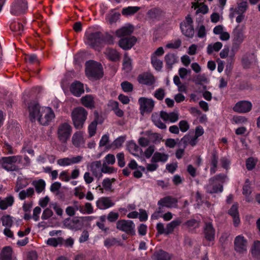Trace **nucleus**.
Masks as SVG:
<instances>
[{
    "label": "nucleus",
    "mask_w": 260,
    "mask_h": 260,
    "mask_svg": "<svg viewBox=\"0 0 260 260\" xmlns=\"http://www.w3.org/2000/svg\"><path fill=\"white\" fill-rule=\"evenodd\" d=\"M85 36L86 38L85 43L92 48L99 47L105 43L108 44L113 43L112 36L108 34L104 35L100 31L86 32Z\"/></svg>",
    "instance_id": "nucleus-1"
},
{
    "label": "nucleus",
    "mask_w": 260,
    "mask_h": 260,
    "mask_svg": "<svg viewBox=\"0 0 260 260\" xmlns=\"http://www.w3.org/2000/svg\"><path fill=\"white\" fill-rule=\"evenodd\" d=\"M85 74L89 79L99 80L104 75L101 63L90 60L85 63Z\"/></svg>",
    "instance_id": "nucleus-2"
},
{
    "label": "nucleus",
    "mask_w": 260,
    "mask_h": 260,
    "mask_svg": "<svg viewBox=\"0 0 260 260\" xmlns=\"http://www.w3.org/2000/svg\"><path fill=\"white\" fill-rule=\"evenodd\" d=\"M88 112L82 107H78L72 112V119L74 127L77 129L83 128L87 119Z\"/></svg>",
    "instance_id": "nucleus-3"
},
{
    "label": "nucleus",
    "mask_w": 260,
    "mask_h": 260,
    "mask_svg": "<svg viewBox=\"0 0 260 260\" xmlns=\"http://www.w3.org/2000/svg\"><path fill=\"white\" fill-rule=\"evenodd\" d=\"M22 156L19 155L2 157L0 158V165L8 172L17 171L18 167L15 164H20Z\"/></svg>",
    "instance_id": "nucleus-4"
},
{
    "label": "nucleus",
    "mask_w": 260,
    "mask_h": 260,
    "mask_svg": "<svg viewBox=\"0 0 260 260\" xmlns=\"http://www.w3.org/2000/svg\"><path fill=\"white\" fill-rule=\"evenodd\" d=\"M28 9L26 0H14L12 2L10 13L14 16H19L25 13Z\"/></svg>",
    "instance_id": "nucleus-5"
},
{
    "label": "nucleus",
    "mask_w": 260,
    "mask_h": 260,
    "mask_svg": "<svg viewBox=\"0 0 260 260\" xmlns=\"http://www.w3.org/2000/svg\"><path fill=\"white\" fill-rule=\"evenodd\" d=\"M192 24V19L189 15L186 16L185 20L180 23V29L182 34L185 37L189 38H193L194 30Z\"/></svg>",
    "instance_id": "nucleus-6"
},
{
    "label": "nucleus",
    "mask_w": 260,
    "mask_h": 260,
    "mask_svg": "<svg viewBox=\"0 0 260 260\" xmlns=\"http://www.w3.org/2000/svg\"><path fill=\"white\" fill-rule=\"evenodd\" d=\"M135 225L132 220L121 219L116 223V228L126 234L134 236L135 235Z\"/></svg>",
    "instance_id": "nucleus-7"
},
{
    "label": "nucleus",
    "mask_w": 260,
    "mask_h": 260,
    "mask_svg": "<svg viewBox=\"0 0 260 260\" xmlns=\"http://www.w3.org/2000/svg\"><path fill=\"white\" fill-rule=\"evenodd\" d=\"M54 117L55 114L51 108L44 107L37 120L40 124L48 125Z\"/></svg>",
    "instance_id": "nucleus-8"
},
{
    "label": "nucleus",
    "mask_w": 260,
    "mask_h": 260,
    "mask_svg": "<svg viewBox=\"0 0 260 260\" xmlns=\"http://www.w3.org/2000/svg\"><path fill=\"white\" fill-rule=\"evenodd\" d=\"M140 110L142 114L151 113L154 107V102L152 99L141 97L138 100Z\"/></svg>",
    "instance_id": "nucleus-9"
},
{
    "label": "nucleus",
    "mask_w": 260,
    "mask_h": 260,
    "mask_svg": "<svg viewBox=\"0 0 260 260\" xmlns=\"http://www.w3.org/2000/svg\"><path fill=\"white\" fill-rule=\"evenodd\" d=\"M43 108L36 102H31L28 104L29 117L31 122H35L37 119H38Z\"/></svg>",
    "instance_id": "nucleus-10"
},
{
    "label": "nucleus",
    "mask_w": 260,
    "mask_h": 260,
    "mask_svg": "<svg viewBox=\"0 0 260 260\" xmlns=\"http://www.w3.org/2000/svg\"><path fill=\"white\" fill-rule=\"evenodd\" d=\"M72 132L71 126L67 123L61 124L58 129V138L62 142H66L69 138Z\"/></svg>",
    "instance_id": "nucleus-11"
},
{
    "label": "nucleus",
    "mask_w": 260,
    "mask_h": 260,
    "mask_svg": "<svg viewBox=\"0 0 260 260\" xmlns=\"http://www.w3.org/2000/svg\"><path fill=\"white\" fill-rule=\"evenodd\" d=\"M158 206L166 207L168 208H177L178 200L176 198L167 196L160 199L157 202Z\"/></svg>",
    "instance_id": "nucleus-12"
},
{
    "label": "nucleus",
    "mask_w": 260,
    "mask_h": 260,
    "mask_svg": "<svg viewBox=\"0 0 260 260\" xmlns=\"http://www.w3.org/2000/svg\"><path fill=\"white\" fill-rule=\"evenodd\" d=\"M137 80L140 84L147 86H152L155 82L153 75L148 72H144L139 75Z\"/></svg>",
    "instance_id": "nucleus-13"
},
{
    "label": "nucleus",
    "mask_w": 260,
    "mask_h": 260,
    "mask_svg": "<svg viewBox=\"0 0 260 260\" xmlns=\"http://www.w3.org/2000/svg\"><path fill=\"white\" fill-rule=\"evenodd\" d=\"M252 108L251 102L247 101H241L237 103L233 107L235 112L239 113H245L249 112Z\"/></svg>",
    "instance_id": "nucleus-14"
},
{
    "label": "nucleus",
    "mask_w": 260,
    "mask_h": 260,
    "mask_svg": "<svg viewBox=\"0 0 260 260\" xmlns=\"http://www.w3.org/2000/svg\"><path fill=\"white\" fill-rule=\"evenodd\" d=\"M165 14L164 11L159 7H154L149 10L147 12V16L150 20L159 21Z\"/></svg>",
    "instance_id": "nucleus-15"
},
{
    "label": "nucleus",
    "mask_w": 260,
    "mask_h": 260,
    "mask_svg": "<svg viewBox=\"0 0 260 260\" xmlns=\"http://www.w3.org/2000/svg\"><path fill=\"white\" fill-rule=\"evenodd\" d=\"M137 38L134 36L129 37H123L118 42L120 48L125 50L130 49L136 43Z\"/></svg>",
    "instance_id": "nucleus-16"
},
{
    "label": "nucleus",
    "mask_w": 260,
    "mask_h": 260,
    "mask_svg": "<svg viewBox=\"0 0 260 260\" xmlns=\"http://www.w3.org/2000/svg\"><path fill=\"white\" fill-rule=\"evenodd\" d=\"M225 176L223 174H219L214 176L212 182L214 184L217 183V185H214L212 188V193L221 192L223 190L222 184L224 181Z\"/></svg>",
    "instance_id": "nucleus-17"
},
{
    "label": "nucleus",
    "mask_w": 260,
    "mask_h": 260,
    "mask_svg": "<svg viewBox=\"0 0 260 260\" xmlns=\"http://www.w3.org/2000/svg\"><path fill=\"white\" fill-rule=\"evenodd\" d=\"M94 120L89 124L88 126V132L89 137L94 136L96 133L97 125L98 123L102 124L103 121H99L100 115L99 113L95 111L94 112Z\"/></svg>",
    "instance_id": "nucleus-18"
},
{
    "label": "nucleus",
    "mask_w": 260,
    "mask_h": 260,
    "mask_svg": "<svg viewBox=\"0 0 260 260\" xmlns=\"http://www.w3.org/2000/svg\"><path fill=\"white\" fill-rule=\"evenodd\" d=\"M235 250L240 253L247 250V241L243 236H238L236 237L234 241Z\"/></svg>",
    "instance_id": "nucleus-19"
},
{
    "label": "nucleus",
    "mask_w": 260,
    "mask_h": 260,
    "mask_svg": "<svg viewBox=\"0 0 260 260\" xmlns=\"http://www.w3.org/2000/svg\"><path fill=\"white\" fill-rule=\"evenodd\" d=\"M70 89L71 92L77 97L80 96L84 92L83 84L79 81L73 82Z\"/></svg>",
    "instance_id": "nucleus-20"
},
{
    "label": "nucleus",
    "mask_w": 260,
    "mask_h": 260,
    "mask_svg": "<svg viewBox=\"0 0 260 260\" xmlns=\"http://www.w3.org/2000/svg\"><path fill=\"white\" fill-rule=\"evenodd\" d=\"M115 203L112 202L109 197H102L96 202V206L100 209H107L113 207Z\"/></svg>",
    "instance_id": "nucleus-21"
},
{
    "label": "nucleus",
    "mask_w": 260,
    "mask_h": 260,
    "mask_svg": "<svg viewBox=\"0 0 260 260\" xmlns=\"http://www.w3.org/2000/svg\"><path fill=\"white\" fill-rule=\"evenodd\" d=\"M165 61L167 69L171 70L173 65L178 62V57L175 53H169L165 56Z\"/></svg>",
    "instance_id": "nucleus-22"
},
{
    "label": "nucleus",
    "mask_w": 260,
    "mask_h": 260,
    "mask_svg": "<svg viewBox=\"0 0 260 260\" xmlns=\"http://www.w3.org/2000/svg\"><path fill=\"white\" fill-rule=\"evenodd\" d=\"M228 213L233 217L234 225L237 226L240 222L238 204H235L233 205L229 210Z\"/></svg>",
    "instance_id": "nucleus-23"
},
{
    "label": "nucleus",
    "mask_w": 260,
    "mask_h": 260,
    "mask_svg": "<svg viewBox=\"0 0 260 260\" xmlns=\"http://www.w3.org/2000/svg\"><path fill=\"white\" fill-rule=\"evenodd\" d=\"M192 8L196 10V14H205L208 13L209 8L203 3H200L199 1L192 3Z\"/></svg>",
    "instance_id": "nucleus-24"
},
{
    "label": "nucleus",
    "mask_w": 260,
    "mask_h": 260,
    "mask_svg": "<svg viewBox=\"0 0 260 260\" xmlns=\"http://www.w3.org/2000/svg\"><path fill=\"white\" fill-rule=\"evenodd\" d=\"M82 104L86 108L92 110L95 108L93 97L90 94L86 95L81 99Z\"/></svg>",
    "instance_id": "nucleus-25"
},
{
    "label": "nucleus",
    "mask_w": 260,
    "mask_h": 260,
    "mask_svg": "<svg viewBox=\"0 0 260 260\" xmlns=\"http://www.w3.org/2000/svg\"><path fill=\"white\" fill-rule=\"evenodd\" d=\"M10 29L15 35L20 36L24 30V25L19 21H13L10 24Z\"/></svg>",
    "instance_id": "nucleus-26"
},
{
    "label": "nucleus",
    "mask_w": 260,
    "mask_h": 260,
    "mask_svg": "<svg viewBox=\"0 0 260 260\" xmlns=\"http://www.w3.org/2000/svg\"><path fill=\"white\" fill-rule=\"evenodd\" d=\"M107 58L110 61L116 62L119 60L120 55L118 52L113 48H108L105 51Z\"/></svg>",
    "instance_id": "nucleus-27"
},
{
    "label": "nucleus",
    "mask_w": 260,
    "mask_h": 260,
    "mask_svg": "<svg viewBox=\"0 0 260 260\" xmlns=\"http://www.w3.org/2000/svg\"><path fill=\"white\" fill-rule=\"evenodd\" d=\"M223 26L222 25H218L213 29V32L215 35H219V38L222 41H226L230 39V34L226 31H223Z\"/></svg>",
    "instance_id": "nucleus-28"
},
{
    "label": "nucleus",
    "mask_w": 260,
    "mask_h": 260,
    "mask_svg": "<svg viewBox=\"0 0 260 260\" xmlns=\"http://www.w3.org/2000/svg\"><path fill=\"white\" fill-rule=\"evenodd\" d=\"M14 203V198L13 196L10 195L4 199L0 198V209L4 210L9 207L12 206Z\"/></svg>",
    "instance_id": "nucleus-29"
},
{
    "label": "nucleus",
    "mask_w": 260,
    "mask_h": 260,
    "mask_svg": "<svg viewBox=\"0 0 260 260\" xmlns=\"http://www.w3.org/2000/svg\"><path fill=\"white\" fill-rule=\"evenodd\" d=\"M233 35L234 43L240 44L243 41L244 37L243 31L238 26L234 29Z\"/></svg>",
    "instance_id": "nucleus-30"
},
{
    "label": "nucleus",
    "mask_w": 260,
    "mask_h": 260,
    "mask_svg": "<svg viewBox=\"0 0 260 260\" xmlns=\"http://www.w3.org/2000/svg\"><path fill=\"white\" fill-rule=\"evenodd\" d=\"M168 158L169 156L167 154L159 152H155L154 153L151 161L153 163L158 162H165L168 160Z\"/></svg>",
    "instance_id": "nucleus-31"
},
{
    "label": "nucleus",
    "mask_w": 260,
    "mask_h": 260,
    "mask_svg": "<svg viewBox=\"0 0 260 260\" xmlns=\"http://www.w3.org/2000/svg\"><path fill=\"white\" fill-rule=\"evenodd\" d=\"M181 222V220L179 218H177L168 223L166 225V235H169L173 233L174 229L180 225Z\"/></svg>",
    "instance_id": "nucleus-32"
},
{
    "label": "nucleus",
    "mask_w": 260,
    "mask_h": 260,
    "mask_svg": "<svg viewBox=\"0 0 260 260\" xmlns=\"http://www.w3.org/2000/svg\"><path fill=\"white\" fill-rule=\"evenodd\" d=\"M155 260H171L172 255L169 253L160 249L154 254Z\"/></svg>",
    "instance_id": "nucleus-33"
},
{
    "label": "nucleus",
    "mask_w": 260,
    "mask_h": 260,
    "mask_svg": "<svg viewBox=\"0 0 260 260\" xmlns=\"http://www.w3.org/2000/svg\"><path fill=\"white\" fill-rule=\"evenodd\" d=\"M1 260H14L12 258V250L10 246H6L2 249Z\"/></svg>",
    "instance_id": "nucleus-34"
},
{
    "label": "nucleus",
    "mask_w": 260,
    "mask_h": 260,
    "mask_svg": "<svg viewBox=\"0 0 260 260\" xmlns=\"http://www.w3.org/2000/svg\"><path fill=\"white\" fill-rule=\"evenodd\" d=\"M140 9V7L138 6H128L124 7L122 9L121 14L122 15L125 16H132L136 13Z\"/></svg>",
    "instance_id": "nucleus-35"
},
{
    "label": "nucleus",
    "mask_w": 260,
    "mask_h": 260,
    "mask_svg": "<svg viewBox=\"0 0 260 260\" xmlns=\"http://www.w3.org/2000/svg\"><path fill=\"white\" fill-rule=\"evenodd\" d=\"M134 31V27L132 25L123 27L116 31V35L119 37H124L130 35Z\"/></svg>",
    "instance_id": "nucleus-36"
},
{
    "label": "nucleus",
    "mask_w": 260,
    "mask_h": 260,
    "mask_svg": "<svg viewBox=\"0 0 260 260\" xmlns=\"http://www.w3.org/2000/svg\"><path fill=\"white\" fill-rule=\"evenodd\" d=\"M72 143L76 147H79L82 144L84 143V138L80 132L75 133L73 135Z\"/></svg>",
    "instance_id": "nucleus-37"
},
{
    "label": "nucleus",
    "mask_w": 260,
    "mask_h": 260,
    "mask_svg": "<svg viewBox=\"0 0 260 260\" xmlns=\"http://www.w3.org/2000/svg\"><path fill=\"white\" fill-rule=\"evenodd\" d=\"M151 63L153 67L157 71H160L163 67V62L162 60L158 59L155 56H151Z\"/></svg>",
    "instance_id": "nucleus-38"
},
{
    "label": "nucleus",
    "mask_w": 260,
    "mask_h": 260,
    "mask_svg": "<svg viewBox=\"0 0 260 260\" xmlns=\"http://www.w3.org/2000/svg\"><path fill=\"white\" fill-rule=\"evenodd\" d=\"M120 14L118 12H115L114 10H111L106 16L107 20L109 21V23L112 24L115 23L120 17Z\"/></svg>",
    "instance_id": "nucleus-39"
},
{
    "label": "nucleus",
    "mask_w": 260,
    "mask_h": 260,
    "mask_svg": "<svg viewBox=\"0 0 260 260\" xmlns=\"http://www.w3.org/2000/svg\"><path fill=\"white\" fill-rule=\"evenodd\" d=\"M32 184L35 186L36 191L38 193L42 192L45 189L46 186L45 181L41 179L38 181H34Z\"/></svg>",
    "instance_id": "nucleus-40"
},
{
    "label": "nucleus",
    "mask_w": 260,
    "mask_h": 260,
    "mask_svg": "<svg viewBox=\"0 0 260 260\" xmlns=\"http://www.w3.org/2000/svg\"><path fill=\"white\" fill-rule=\"evenodd\" d=\"M255 61V57L253 54L244 56L242 58V63L245 68H248Z\"/></svg>",
    "instance_id": "nucleus-41"
},
{
    "label": "nucleus",
    "mask_w": 260,
    "mask_h": 260,
    "mask_svg": "<svg viewBox=\"0 0 260 260\" xmlns=\"http://www.w3.org/2000/svg\"><path fill=\"white\" fill-rule=\"evenodd\" d=\"M63 242V239L62 237L50 238L47 241V244L48 245L56 247L58 245H61Z\"/></svg>",
    "instance_id": "nucleus-42"
},
{
    "label": "nucleus",
    "mask_w": 260,
    "mask_h": 260,
    "mask_svg": "<svg viewBox=\"0 0 260 260\" xmlns=\"http://www.w3.org/2000/svg\"><path fill=\"white\" fill-rule=\"evenodd\" d=\"M12 218L13 217H12L10 215H3L1 218V220L2 221V225L3 226H6V228L11 227L13 223Z\"/></svg>",
    "instance_id": "nucleus-43"
},
{
    "label": "nucleus",
    "mask_w": 260,
    "mask_h": 260,
    "mask_svg": "<svg viewBox=\"0 0 260 260\" xmlns=\"http://www.w3.org/2000/svg\"><path fill=\"white\" fill-rule=\"evenodd\" d=\"M149 140L153 143L157 144L160 142L162 137L159 134L156 133L148 132Z\"/></svg>",
    "instance_id": "nucleus-44"
},
{
    "label": "nucleus",
    "mask_w": 260,
    "mask_h": 260,
    "mask_svg": "<svg viewBox=\"0 0 260 260\" xmlns=\"http://www.w3.org/2000/svg\"><path fill=\"white\" fill-rule=\"evenodd\" d=\"M90 171L95 176H98V172L99 169L102 168V164L100 160L94 161L91 162L90 166Z\"/></svg>",
    "instance_id": "nucleus-45"
},
{
    "label": "nucleus",
    "mask_w": 260,
    "mask_h": 260,
    "mask_svg": "<svg viewBox=\"0 0 260 260\" xmlns=\"http://www.w3.org/2000/svg\"><path fill=\"white\" fill-rule=\"evenodd\" d=\"M204 233L206 240L210 242L211 241V222H209L206 223Z\"/></svg>",
    "instance_id": "nucleus-46"
},
{
    "label": "nucleus",
    "mask_w": 260,
    "mask_h": 260,
    "mask_svg": "<svg viewBox=\"0 0 260 260\" xmlns=\"http://www.w3.org/2000/svg\"><path fill=\"white\" fill-rule=\"evenodd\" d=\"M248 8V5L246 2H242L238 4V6L235 9L236 14H243Z\"/></svg>",
    "instance_id": "nucleus-47"
},
{
    "label": "nucleus",
    "mask_w": 260,
    "mask_h": 260,
    "mask_svg": "<svg viewBox=\"0 0 260 260\" xmlns=\"http://www.w3.org/2000/svg\"><path fill=\"white\" fill-rule=\"evenodd\" d=\"M121 87L124 92H132L134 89V86L131 82L125 81L121 82Z\"/></svg>",
    "instance_id": "nucleus-48"
},
{
    "label": "nucleus",
    "mask_w": 260,
    "mask_h": 260,
    "mask_svg": "<svg viewBox=\"0 0 260 260\" xmlns=\"http://www.w3.org/2000/svg\"><path fill=\"white\" fill-rule=\"evenodd\" d=\"M25 60L27 62L30 64H39L40 61L38 58V57L35 54H31L27 55L25 57Z\"/></svg>",
    "instance_id": "nucleus-49"
},
{
    "label": "nucleus",
    "mask_w": 260,
    "mask_h": 260,
    "mask_svg": "<svg viewBox=\"0 0 260 260\" xmlns=\"http://www.w3.org/2000/svg\"><path fill=\"white\" fill-rule=\"evenodd\" d=\"M122 69L126 72H129L132 70V60L129 57H125L122 63Z\"/></svg>",
    "instance_id": "nucleus-50"
},
{
    "label": "nucleus",
    "mask_w": 260,
    "mask_h": 260,
    "mask_svg": "<svg viewBox=\"0 0 260 260\" xmlns=\"http://www.w3.org/2000/svg\"><path fill=\"white\" fill-rule=\"evenodd\" d=\"M117 169L113 167L108 166L106 163H103L101 168V172L105 174H112L116 172Z\"/></svg>",
    "instance_id": "nucleus-51"
},
{
    "label": "nucleus",
    "mask_w": 260,
    "mask_h": 260,
    "mask_svg": "<svg viewBox=\"0 0 260 260\" xmlns=\"http://www.w3.org/2000/svg\"><path fill=\"white\" fill-rule=\"evenodd\" d=\"M115 181V179L112 178L111 180L109 178L104 179L102 182V185L104 188L106 190H110L111 189L112 184Z\"/></svg>",
    "instance_id": "nucleus-52"
},
{
    "label": "nucleus",
    "mask_w": 260,
    "mask_h": 260,
    "mask_svg": "<svg viewBox=\"0 0 260 260\" xmlns=\"http://www.w3.org/2000/svg\"><path fill=\"white\" fill-rule=\"evenodd\" d=\"M251 253L253 256H260V241H257L254 243L251 249Z\"/></svg>",
    "instance_id": "nucleus-53"
},
{
    "label": "nucleus",
    "mask_w": 260,
    "mask_h": 260,
    "mask_svg": "<svg viewBox=\"0 0 260 260\" xmlns=\"http://www.w3.org/2000/svg\"><path fill=\"white\" fill-rule=\"evenodd\" d=\"M165 96V90L161 88L156 89L154 93V96L158 100H162Z\"/></svg>",
    "instance_id": "nucleus-54"
},
{
    "label": "nucleus",
    "mask_w": 260,
    "mask_h": 260,
    "mask_svg": "<svg viewBox=\"0 0 260 260\" xmlns=\"http://www.w3.org/2000/svg\"><path fill=\"white\" fill-rule=\"evenodd\" d=\"M125 140V136H120L116 138L112 143V145L116 148L120 147Z\"/></svg>",
    "instance_id": "nucleus-55"
},
{
    "label": "nucleus",
    "mask_w": 260,
    "mask_h": 260,
    "mask_svg": "<svg viewBox=\"0 0 260 260\" xmlns=\"http://www.w3.org/2000/svg\"><path fill=\"white\" fill-rule=\"evenodd\" d=\"M118 161V165L120 168H123L125 165L124 160V154L123 152L118 153L116 155Z\"/></svg>",
    "instance_id": "nucleus-56"
},
{
    "label": "nucleus",
    "mask_w": 260,
    "mask_h": 260,
    "mask_svg": "<svg viewBox=\"0 0 260 260\" xmlns=\"http://www.w3.org/2000/svg\"><path fill=\"white\" fill-rule=\"evenodd\" d=\"M117 242V241L115 238H108L104 241V246L107 248H110L111 246L115 245Z\"/></svg>",
    "instance_id": "nucleus-57"
},
{
    "label": "nucleus",
    "mask_w": 260,
    "mask_h": 260,
    "mask_svg": "<svg viewBox=\"0 0 260 260\" xmlns=\"http://www.w3.org/2000/svg\"><path fill=\"white\" fill-rule=\"evenodd\" d=\"M251 187L249 179H246L245 184L243 187V194L246 196H249L251 193Z\"/></svg>",
    "instance_id": "nucleus-58"
},
{
    "label": "nucleus",
    "mask_w": 260,
    "mask_h": 260,
    "mask_svg": "<svg viewBox=\"0 0 260 260\" xmlns=\"http://www.w3.org/2000/svg\"><path fill=\"white\" fill-rule=\"evenodd\" d=\"M119 216L118 213L111 211L108 214L107 220L110 222H114L118 219Z\"/></svg>",
    "instance_id": "nucleus-59"
},
{
    "label": "nucleus",
    "mask_w": 260,
    "mask_h": 260,
    "mask_svg": "<svg viewBox=\"0 0 260 260\" xmlns=\"http://www.w3.org/2000/svg\"><path fill=\"white\" fill-rule=\"evenodd\" d=\"M179 129H180L182 132L184 133L188 131L189 128V125L186 120H181L179 122Z\"/></svg>",
    "instance_id": "nucleus-60"
},
{
    "label": "nucleus",
    "mask_w": 260,
    "mask_h": 260,
    "mask_svg": "<svg viewBox=\"0 0 260 260\" xmlns=\"http://www.w3.org/2000/svg\"><path fill=\"white\" fill-rule=\"evenodd\" d=\"M256 161L253 157L248 158L246 162V168L248 170H252L255 166Z\"/></svg>",
    "instance_id": "nucleus-61"
},
{
    "label": "nucleus",
    "mask_w": 260,
    "mask_h": 260,
    "mask_svg": "<svg viewBox=\"0 0 260 260\" xmlns=\"http://www.w3.org/2000/svg\"><path fill=\"white\" fill-rule=\"evenodd\" d=\"M53 215L52 211L49 208H46L42 213L41 218L43 220H46L51 217Z\"/></svg>",
    "instance_id": "nucleus-62"
},
{
    "label": "nucleus",
    "mask_w": 260,
    "mask_h": 260,
    "mask_svg": "<svg viewBox=\"0 0 260 260\" xmlns=\"http://www.w3.org/2000/svg\"><path fill=\"white\" fill-rule=\"evenodd\" d=\"M3 149L6 154H14L16 153V151L13 150L12 147L8 143H5Z\"/></svg>",
    "instance_id": "nucleus-63"
},
{
    "label": "nucleus",
    "mask_w": 260,
    "mask_h": 260,
    "mask_svg": "<svg viewBox=\"0 0 260 260\" xmlns=\"http://www.w3.org/2000/svg\"><path fill=\"white\" fill-rule=\"evenodd\" d=\"M106 164L113 165L115 162V156L112 154H108L105 157Z\"/></svg>",
    "instance_id": "nucleus-64"
}]
</instances>
